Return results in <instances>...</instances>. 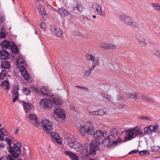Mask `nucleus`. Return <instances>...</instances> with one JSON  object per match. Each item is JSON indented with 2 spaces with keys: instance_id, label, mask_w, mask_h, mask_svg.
I'll return each mask as SVG.
<instances>
[{
  "instance_id": "nucleus-10",
  "label": "nucleus",
  "mask_w": 160,
  "mask_h": 160,
  "mask_svg": "<svg viewBox=\"0 0 160 160\" xmlns=\"http://www.w3.org/2000/svg\"><path fill=\"white\" fill-rule=\"evenodd\" d=\"M159 126L158 125H150L144 128V132L146 133H151L156 132L159 129Z\"/></svg>"
},
{
  "instance_id": "nucleus-27",
  "label": "nucleus",
  "mask_w": 160,
  "mask_h": 160,
  "mask_svg": "<svg viewBox=\"0 0 160 160\" xmlns=\"http://www.w3.org/2000/svg\"><path fill=\"white\" fill-rule=\"evenodd\" d=\"M94 69V68L91 67L90 68L86 70L84 73V76L85 77H89L91 74V71H93Z\"/></svg>"
},
{
  "instance_id": "nucleus-39",
  "label": "nucleus",
  "mask_w": 160,
  "mask_h": 160,
  "mask_svg": "<svg viewBox=\"0 0 160 160\" xmlns=\"http://www.w3.org/2000/svg\"><path fill=\"white\" fill-rule=\"evenodd\" d=\"M134 132L135 136L141 134L142 133V131L138 129H132Z\"/></svg>"
},
{
  "instance_id": "nucleus-50",
  "label": "nucleus",
  "mask_w": 160,
  "mask_h": 160,
  "mask_svg": "<svg viewBox=\"0 0 160 160\" xmlns=\"http://www.w3.org/2000/svg\"><path fill=\"white\" fill-rule=\"evenodd\" d=\"M77 88H79L81 89H83L85 91H87L88 90V88L86 87H83L82 86H76Z\"/></svg>"
},
{
  "instance_id": "nucleus-45",
  "label": "nucleus",
  "mask_w": 160,
  "mask_h": 160,
  "mask_svg": "<svg viewBox=\"0 0 160 160\" xmlns=\"http://www.w3.org/2000/svg\"><path fill=\"white\" fill-rule=\"evenodd\" d=\"M153 54L157 57L160 58V52L159 50H154L153 52Z\"/></svg>"
},
{
  "instance_id": "nucleus-42",
  "label": "nucleus",
  "mask_w": 160,
  "mask_h": 160,
  "mask_svg": "<svg viewBox=\"0 0 160 160\" xmlns=\"http://www.w3.org/2000/svg\"><path fill=\"white\" fill-rule=\"evenodd\" d=\"M76 8L77 10L80 12L82 11L83 8L82 5L80 4H77Z\"/></svg>"
},
{
  "instance_id": "nucleus-29",
  "label": "nucleus",
  "mask_w": 160,
  "mask_h": 160,
  "mask_svg": "<svg viewBox=\"0 0 160 160\" xmlns=\"http://www.w3.org/2000/svg\"><path fill=\"white\" fill-rule=\"evenodd\" d=\"M38 8L42 16L44 17L46 15V13L44 11V8L40 5H39L38 6Z\"/></svg>"
},
{
  "instance_id": "nucleus-12",
  "label": "nucleus",
  "mask_w": 160,
  "mask_h": 160,
  "mask_svg": "<svg viewBox=\"0 0 160 160\" xmlns=\"http://www.w3.org/2000/svg\"><path fill=\"white\" fill-rule=\"evenodd\" d=\"M91 8L94 10L96 11L99 15L102 16L105 15L104 11L102 9L100 6L96 4H93L92 5Z\"/></svg>"
},
{
  "instance_id": "nucleus-5",
  "label": "nucleus",
  "mask_w": 160,
  "mask_h": 160,
  "mask_svg": "<svg viewBox=\"0 0 160 160\" xmlns=\"http://www.w3.org/2000/svg\"><path fill=\"white\" fill-rule=\"evenodd\" d=\"M119 18L120 20L126 25L133 28H137L138 26L133 18L128 16L121 14L119 16Z\"/></svg>"
},
{
  "instance_id": "nucleus-62",
  "label": "nucleus",
  "mask_w": 160,
  "mask_h": 160,
  "mask_svg": "<svg viewBox=\"0 0 160 160\" xmlns=\"http://www.w3.org/2000/svg\"><path fill=\"white\" fill-rule=\"evenodd\" d=\"M70 107L72 110H74V108L73 107V106L71 105H70Z\"/></svg>"
},
{
  "instance_id": "nucleus-40",
  "label": "nucleus",
  "mask_w": 160,
  "mask_h": 160,
  "mask_svg": "<svg viewBox=\"0 0 160 160\" xmlns=\"http://www.w3.org/2000/svg\"><path fill=\"white\" fill-rule=\"evenodd\" d=\"M23 93L26 95L29 94L31 93V91L30 89L26 88H24L23 89Z\"/></svg>"
},
{
  "instance_id": "nucleus-43",
  "label": "nucleus",
  "mask_w": 160,
  "mask_h": 160,
  "mask_svg": "<svg viewBox=\"0 0 160 160\" xmlns=\"http://www.w3.org/2000/svg\"><path fill=\"white\" fill-rule=\"evenodd\" d=\"M0 132L1 134L4 137L6 136L8 134L7 132L6 131L5 129L3 128H1L0 129Z\"/></svg>"
},
{
  "instance_id": "nucleus-53",
  "label": "nucleus",
  "mask_w": 160,
  "mask_h": 160,
  "mask_svg": "<svg viewBox=\"0 0 160 160\" xmlns=\"http://www.w3.org/2000/svg\"><path fill=\"white\" fill-rule=\"evenodd\" d=\"M160 148V147L157 146H154L152 147L154 151H156L158 152Z\"/></svg>"
},
{
  "instance_id": "nucleus-20",
  "label": "nucleus",
  "mask_w": 160,
  "mask_h": 160,
  "mask_svg": "<svg viewBox=\"0 0 160 160\" xmlns=\"http://www.w3.org/2000/svg\"><path fill=\"white\" fill-rule=\"evenodd\" d=\"M64 153L68 156L72 160H78V158L73 153L69 151H65Z\"/></svg>"
},
{
  "instance_id": "nucleus-58",
  "label": "nucleus",
  "mask_w": 160,
  "mask_h": 160,
  "mask_svg": "<svg viewBox=\"0 0 160 160\" xmlns=\"http://www.w3.org/2000/svg\"><path fill=\"white\" fill-rule=\"evenodd\" d=\"M119 107L121 108H126V105L123 104H121L119 105Z\"/></svg>"
},
{
  "instance_id": "nucleus-16",
  "label": "nucleus",
  "mask_w": 160,
  "mask_h": 160,
  "mask_svg": "<svg viewBox=\"0 0 160 160\" xmlns=\"http://www.w3.org/2000/svg\"><path fill=\"white\" fill-rule=\"evenodd\" d=\"M139 94L138 92H134L132 93H127L126 95V97L129 99H137L139 98Z\"/></svg>"
},
{
  "instance_id": "nucleus-56",
  "label": "nucleus",
  "mask_w": 160,
  "mask_h": 160,
  "mask_svg": "<svg viewBox=\"0 0 160 160\" xmlns=\"http://www.w3.org/2000/svg\"><path fill=\"white\" fill-rule=\"evenodd\" d=\"M19 95H15V97L13 99V102H15L18 99Z\"/></svg>"
},
{
  "instance_id": "nucleus-55",
  "label": "nucleus",
  "mask_w": 160,
  "mask_h": 160,
  "mask_svg": "<svg viewBox=\"0 0 160 160\" xmlns=\"http://www.w3.org/2000/svg\"><path fill=\"white\" fill-rule=\"evenodd\" d=\"M12 155H9L6 157V160H14V159L12 158Z\"/></svg>"
},
{
  "instance_id": "nucleus-4",
  "label": "nucleus",
  "mask_w": 160,
  "mask_h": 160,
  "mask_svg": "<svg viewBox=\"0 0 160 160\" xmlns=\"http://www.w3.org/2000/svg\"><path fill=\"white\" fill-rule=\"evenodd\" d=\"M25 62L24 57L22 56H19L17 61V66L19 68L22 75L24 78L25 79L28 81L29 76L26 69L23 66V64L25 63Z\"/></svg>"
},
{
  "instance_id": "nucleus-1",
  "label": "nucleus",
  "mask_w": 160,
  "mask_h": 160,
  "mask_svg": "<svg viewBox=\"0 0 160 160\" xmlns=\"http://www.w3.org/2000/svg\"><path fill=\"white\" fill-rule=\"evenodd\" d=\"M94 138L95 141H93L90 143L89 153L90 154L95 155V152L99 149V142L98 141L106 137L107 135V132L105 131H101L100 130L96 131L93 133Z\"/></svg>"
},
{
  "instance_id": "nucleus-31",
  "label": "nucleus",
  "mask_w": 160,
  "mask_h": 160,
  "mask_svg": "<svg viewBox=\"0 0 160 160\" xmlns=\"http://www.w3.org/2000/svg\"><path fill=\"white\" fill-rule=\"evenodd\" d=\"M108 43L101 42L99 44V47L105 50H107Z\"/></svg>"
},
{
  "instance_id": "nucleus-9",
  "label": "nucleus",
  "mask_w": 160,
  "mask_h": 160,
  "mask_svg": "<svg viewBox=\"0 0 160 160\" xmlns=\"http://www.w3.org/2000/svg\"><path fill=\"white\" fill-rule=\"evenodd\" d=\"M33 90L35 91L38 93H40L43 95L52 97L54 96L52 94H51V91L47 87H43L41 88L39 90L36 89L35 87H33Z\"/></svg>"
},
{
  "instance_id": "nucleus-17",
  "label": "nucleus",
  "mask_w": 160,
  "mask_h": 160,
  "mask_svg": "<svg viewBox=\"0 0 160 160\" xmlns=\"http://www.w3.org/2000/svg\"><path fill=\"white\" fill-rule=\"evenodd\" d=\"M53 29V32H54L56 35L60 37H62L63 36L62 31L58 27L56 26H54L52 27Z\"/></svg>"
},
{
  "instance_id": "nucleus-48",
  "label": "nucleus",
  "mask_w": 160,
  "mask_h": 160,
  "mask_svg": "<svg viewBox=\"0 0 160 160\" xmlns=\"http://www.w3.org/2000/svg\"><path fill=\"white\" fill-rule=\"evenodd\" d=\"M6 37V33L2 31L0 32V38H4Z\"/></svg>"
},
{
  "instance_id": "nucleus-2",
  "label": "nucleus",
  "mask_w": 160,
  "mask_h": 160,
  "mask_svg": "<svg viewBox=\"0 0 160 160\" xmlns=\"http://www.w3.org/2000/svg\"><path fill=\"white\" fill-rule=\"evenodd\" d=\"M53 96L52 98V100L48 98L41 99L39 102L41 106L45 109L50 110L52 108L53 103L55 105H59L62 102L61 99L57 95Z\"/></svg>"
},
{
  "instance_id": "nucleus-52",
  "label": "nucleus",
  "mask_w": 160,
  "mask_h": 160,
  "mask_svg": "<svg viewBox=\"0 0 160 160\" xmlns=\"http://www.w3.org/2000/svg\"><path fill=\"white\" fill-rule=\"evenodd\" d=\"M40 26L43 29L45 30L46 28V25L44 23L41 22L40 24Z\"/></svg>"
},
{
  "instance_id": "nucleus-18",
  "label": "nucleus",
  "mask_w": 160,
  "mask_h": 160,
  "mask_svg": "<svg viewBox=\"0 0 160 160\" xmlns=\"http://www.w3.org/2000/svg\"><path fill=\"white\" fill-rule=\"evenodd\" d=\"M0 57L1 59L5 60L8 58V53L6 50H0Z\"/></svg>"
},
{
  "instance_id": "nucleus-23",
  "label": "nucleus",
  "mask_w": 160,
  "mask_h": 160,
  "mask_svg": "<svg viewBox=\"0 0 160 160\" xmlns=\"http://www.w3.org/2000/svg\"><path fill=\"white\" fill-rule=\"evenodd\" d=\"M1 45L2 47L4 48H8L10 46V43L8 41L4 40L2 42Z\"/></svg>"
},
{
  "instance_id": "nucleus-8",
  "label": "nucleus",
  "mask_w": 160,
  "mask_h": 160,
  "mask_svg": "<svg viewBox=\"0 0 160 160\" xmlns=\"http://www.w3.org/2000/svg\"><path fill=\"white\" fill-rule=\"evenodd\" d=\"M42 126L44 131L48 134H50L53 129L52 123L48 119H45L42 122Z\"/></svg>"
},
{
  "instance_id": "nucleus-24",
  "label": "nucleus",
  "mask_w": 160,
  "mask_h": 160,
  "mask_svg": "<svg viewBox=\"0 0 160 160\" xmlns=\"http://www.w3.org/2000/svg\"><path fill=\"white\" fill-rule=\"evenodd\" d=\"M1 66L2 68L5 69H9L10 67V63L7 61H5L2 62Z\"/></svg>"
},
{
  "instance_id": "nucleus-38",
  "label": "nucleus",
  "mask_w": 160,
  "mask_h": 160,
  "mask_svg": "<svg viewBox=\"0 0 160 160\" xmlns=\"http://www.w3.org/2000/svg\"><path fill=\"white\" fill-rule=\"evenodd\" d=\"M138 119L140 120H145L147 121H149L151 120L150 118L149 117L144 116H140L138 117Z\"/></svg>"
},
{
  "instance_id": "nucleus-46",
  "label": "nucleus",
  "mask_w": 160,
  "mask_h": 160,
  "mask_svg": "<svg viewBox=\"0 0 160 160\" xmlns=\"http://www.w3.org/2000/svg\"><path fill=\"white\" fill-rule=\"evenodd\" d=\"M149 152H148L147 150H143L139 152V154L142 155H143L144 154H148V155L149 154Z\"/></svg>"
},
{
  "instance_id": "nucleus-35",
  "label": "nucleus",
  "mask_w": 160,
  "mask_h": 160,
  "mask_svg": "<svg viewBox=\"0 0 160 160\" xmlns=\"http://www.w3.org/2000/svg\"><path fill=\"white\" fill-rule=\"evenodd\" d=\"M116 46L113 44H109L108 43L107 50H114L116 49Z\"/></svg>"
},
{
  "instance_id": "nucleus-37",
  "label": "nucleus",
  "mask_w": 160,
  "mask_h": 160,
  "mask_svg": "<svg viewBox=\"0 0 160 160\" xmlns=\"http://www.w3.org/2000/svg\"><path fill=\"white\" fill-rule=\"evenodd\" d=\"M141 98L142 99L149 102H152V100L151 98H149L144 95H142L141 96Z\"/></svg>"
},
{
  "instance_id": "nucleus-61",
  "label": "nucleus",
  "mask_w": 160,
  "mask_h": 160,
  "mask_svg": "<svg viewBox=\"0 0 160 160\" xmlns=\"http://www.w3.org/2000/svg\"><path fill=\"white\" fill-rule=\"evenodd\" d=\"M0 147L2 148H4L5 147V146L4 145V143H1L0 145Z\"/></svg>"
},
{
  "instance_id": "nucleus-36",
  "label": "nucleus",
  "mask_w": 160,
  "mask_h": 160,
  "mask_svg": "<svg viewBox=\"0 0 160 160\" xmlns=\"http://www.w3.org/2000/svg\"><path fill=\"white\" fill-rule=\"evenodd\" d=\"M95 57V56L92 54H86V58L87 60L90 61H91Z\"/></svg>"
},
{
  "instance_id": "nucleus-57",
  "label": "nucleus",
  "mask_w": 160,
  "mask_h": 160,
  "mask_svg": "<svg viewBox=\"0 0 160 160\" xmlns=\"http://www.w3.org/2000/svg\"><path fill=\"white\" fill-rule=\"evenodd\" d=\"M123 98L122 96L119 95H118L116 96V99L117 100H120L122 99Z\"/></svg>"
},
{
  "instance_id": "nucleus-11",
  "label": "nucleus",
  "mask_w": 160,
  "mask_h": 160,
  "mask_svg": "<svg viewBox=\"0 0 160 160\" xmlns=\"http://www.w3.org/2000/svg\"><path fill=\"white\" fill-rule=\"evenodd\" d=\"M54 115L61 119L65 118L66 117L64 111L61 108H57L54 110Z\"/></svg>"
},
{
  "instance_id": "nucleus-54",
  "label": "nucleus",
  "mask_w": 160,
  "mask_h": 160,
  "mask_svg": "<svg viewBox=\"0 0 160 160\" xmlns=\"http://www.w3.org/2000/svg\"><path fill=\"white\" fill-rule=\"evenodd\" d=\"M138 149H135V150H132V151L130 152H129L128 153V154L130 155V154H132L133 153H136L137 152H138Z\"/></svg>"
},
{
  "instance_id": "nucleus-59",
  "label": "nucleus",
  "mask_w": 160,
  "mask_h": 160,
  "mask_svg": "<svg viewBox=\"0 0 160 160\" xmlns=\"http://www.w3.org/2000/svg\"><path fill=\"white\" fill-rule=\"evenodd\" d=\"M4 137L3 136L2 134H1V133H0V140L1 141H4L3 139L4 138Z\"/></svg>"
},
{
  "instance_id": "nucleus-25",
  "label": "nucleus",
  "mask_w": 160,
  "mask_h": 160,
  "mask_svg": "<svg viewBox=\"0 0 160 160\" xmlns=\"http://www.w3.org/2000/svg\"><path fill=\"white\" fill-rule=\"evenodd\" d=\"M100 95L102 97L105 98L109 102L112 101V98L110 95H108L103 92H101L100 93Z\"/></svg>"
},
{
  "instance_id": "nucleus-13",
  "label": "nucleus",
  "mask_w": 160,
  "mask_h": 160,
  "mask_svg": "<svg viewBox=\"0 0 160 160\" xmlns=\"http://www.w3.org/2000/svg\"><path fill=\"white\" fill-rule=\"evenodd\" d=\"M126 135L127 136L125 137V141L132 139L135 136L133 130L127 131Z\"/></svg>"
},
{
  "instance_id": "nucleus-34",
  "label": "nucleus",
  "mask_w": 160,
  "mask_h": 160,
  "mask_svg": "<svg viewBox=\"0 0 160 160\" xmlns=\"http://www.w3.org/2000/svg\"><path fill=\"white\" fill-rule=\"evenodd\" d=\"M7 73V71L6 70H2L0 73V79H3Z\"/></svg>"
},
{
  "instance_id": "nucleus-15",
  "label": "nucleus",
  "mask_w": 160,
  "mask_h": 160,
  "mask_svg": "<svg viewBox=\"0 0 160 160\" xmlns=\"http://www.w3.org/2000/svg\"><path fill=\"white\" fill-rule=\"evenodd\" d=\"M28 118L29 119L30 121L33 123L35 126L38 127V119L35 115L31 114L29 115Z\"/></svg>"
},
{
  "instance_id": "nucleus-3",
  "label": "nucleus",
  "mask_w": 160,
  "mask_h": 160,
  "mask_svg": "<svg viewBox=\"0 0 160 160\" xmlns=\"http://www.w3.org/2000/svg\"><path fill=\"white\" fill-rule=\"evenodd\" d=\"M78 129L82 136H84L86 134L92 135L93 134L94 131V125L92 123L90 122H88L83 124L79 125Z\"/></svg>"
},
{
  "instance_id": "nucleus-6",
  "label": "nucleus",
  "mask_w": 160,
  "mask_h": 160,
  "mask_svg": "<svg viewBox=\"0 0 160 160\" xmlns=\"http://www.w3.org/2000/svg\"><path fill=\"white\" fill-rule=\"evenodd\" d=\"M21 144L17 142L14 144L12 148L11 146L9 147V152L12 154V156L14 158H17L21 153Z\"/></svg>"
},
{
  "instance_id": "nucleus-33",
  "label": "nucleus",
  "mask_w": 160,
  "mask_h": 160,
  "mask_svg": "<svg viewBox=\"0 0 160 160\" xmlns=\"http://www.w3.org/2000/svg\"><path fill=\"white\" fill-rule=\"evenodd\" d=\"M11 50L12 52L15 54H17L18 53V49L16 45H12L11 47Z\"/></svg>"
},
{
  "instance_id": "nucleus-7",
  "label": "nucleus",
  "mask_w": 160,
  "mask_h": 160,
  "mask_svg": "<svg viewBox=\"0 0 160 160\" xmlns=\"http://www.w3.org/2000/svg\"><path fill=\"white\" fill-rule=\"evenodd\" d=\"M75 138L73 135H70L69 137L67 138L66 142L69 147L75 150L78 149L81 146V144L77 141H75Z\"/></svg>"
},
{
  "instance_id": "nucleus-47",
  "label": "nucleus",
  "mask_w": 160,
  "mask_h": 160,
  "mask_svg": "<svg viewBox=\"0 0 160 160\" xmlns=\"http://www.w3.org/2000/svg\"><path fill=\"white\" fill-rule=\"evenodd\" d=\"M18 88H13V93L15 95H18Z\"/></svg>"
},
{
  "instance_id": "nucleus-41",
  "label": "nucleus",
  "mask_w": 160,
  "mask_h": 160,
  "mask_svg": "<svg viewBox=\"0 0 160 160\" xmlns=\"http://www.w3.org/2000/svg\"><path fill=\"white\" fill-rule=\"evenodd\" d=\"M8 83L7 81H5L2 82L1 84V86L2 87H4L5 86H6V89H8L9 88V87L8 86Z\"/></svg>"
},
{
  "instance_id": "nucleus-32",
  "label": "nucleus",
  "mask_w": 160,
  "mask_h": 160,
  "mask_svg": "<svg viewBox=\"0 0 160 160\" xmlns=\"http://www.w3.org/2000/svg\"><path fill=\"white\" fill-rule=\"evenodd\" d=\"M151 5L154 10L160 12V6L158 5V4L152 3Z\"/></svg>"
},
{
  "instance_id": "nucleus-19",
  "label": "nucleus",
  "mask_w": 160,
  "mask_h": 160,
  "mask_svg": "<svg viewBox=\"0 0 160 160\" xmlns=\"http://www.w3.org/2000/svg\"><path fill=\"white\" fill-rule=\"evenodd\" d=\"M115 138L109 135L107 138H105L102 141V144H105L106 145H107V144L108 143H111L112 140H113Z\"/></svg>"
},
{
  "instance_id": "nucleus-21",
  "label": "nucleus",
  "mask_w": 160,
  "mask_h": 160,
  "mask_svg": "<svg viewBox=\"0 0 160 160\" xmlns=\"http://www.w3.org/2000/svg\"><path fill=\"white\" fill-rule=\"evenodd\" d=\"M58 13L62 16H65L69 15V13L63 8H60L58 11Z\"/></svg>"
},
{
  "instance_id": "nucleus-22",
  "label": "nucleus",
  "mask_w": 160,
  "mask_h": 160,
  "mask_svg": "<svg viewBox=\"0 0 160 160\" xmlns=\"http://www.w3.org/2000/svg\"><path fill=\"white\" fill-rule=\"evenodd\" d=\"M22 103L23 104V108L27 112V110H31L32 108V106L29 103L25 102H22Z\"/></svg>"
},
{
  "instance_id": "nucleus-26",
  "label": "nucleus",
  "mask_w": 160,
  "mask_h": 160,
  "mask_svg": "<svg viewBox=\"0 0 160 160\" xmlns=\"http://www.w3.org/2000/svg\"><path fill=\"white\" fill-rule=\"evenodd\" d=\"M107 111L106 109L105 108L97 109L98 116L106 115L107 114Z\"/></svg>"
},
{
  "instance_id": "nucleus-49",
  "label": "nucleus",
  "mask_w": 160,
  "mask_h": 160,
  "mask_svg": "<svg viewBox=\"0 0 160 160\" xmlns=\"http://www.w3.org/2000/svg\"><path fill=\"white\" fill-rule=\"evenodd\" d=\"M5 141L9 145L10 147L11 146V141L8 139V138H5Z\"/></svg>"
},
{
  "instance_id": "nucleus-14",
  "label": "nucleus",
  "mask_w": 160,
  "mask_h": 160,
  "mask_svg": "<svg viewBox=\"0 0 160 160\" xmlns=\"http://www.w3.org/2000/svg\"><path fill=\"white\" fill-rule=\"evenodd\" d=\"M50 134H51V137L53 140H55L59 144L61 143V139L58 133L55 132H51Z\"/></svg>"
},
{
  "instance_id": "nucleus-28",
  "label": "nucleus",
  "mask_w": 160,
  "mask_h": 160,
  "mask_svg": "<svg viewBox=\"0 0 160 160\" xmlns=\"http://www.w3.org/2000/svg\"><path fill=\"white\" fill-rule=\"evenodd\" d=\"M91 61L92 62V66L91 67L93 68H94L97 66L99 63L98 58H96L95 57L93 58Z\"/></svg>"
},
{
  "instance_id": "nucleus-60",
  "label": "nucleus",
  "mask_w": 160,
  "mask_h": 160,
  "mask_svg": "<svg viewBox=\"0 0 160 160\" xmlns=\"http://www.w3.org/2000/svg\"><path fill=\"white\" fill-rule=\"evenodd\" d=\"M140 44L142 45V46H145L146 45V43L143 41H141L140 42Z\"/></svg>"
},
{
  "instance_id": "nucleus-63",
  "label": "nucleus",
  "mask_w": 160,
  "mask_h": 160,
  "mask_svg": "<svg viewBox=\"0 0 160 160\" xmlns=\"http://www.w3.org/2000/svg\"><path fill=\"white\" fill-rule=\"evenodd\" d=\"M18 130H19L18 129H17L15 132V134H17L18 132Z\"/></svg>"
},
{
  "instance_id": "nucleus-51",
  "label": "nucleus",
  "mask_w": 160,
  "mask_h": 160,
  "mask_svg": "<svg viewBox=\"0 0 160 160\" xmlns=\"http://www.w3.org/2000/svg\"><path fill=\"white\" fill-rule=\"evenodd\" d=\"M121 141V140L120 138H118L116 141L113 142H112V145H116L117 144V142H119Z\"/></svg>"
},
{
  "instance_id": "nucleus-44",
  "label": "nucleus",
  "mask_w": 160,
  "mask_h": 160,
  "mask_svg": "<svg viewBox=\"0 0 160 160\" xmlns=\"http://www.w3.org/2000/svg\"><path fill=\"white\" fill-rule=\"evenodd\" d=\"M89 114L92 116H98L97 109L96 111H91L89 112Z\"/></svg>"
},
{
  "instance_id": "nucleus-64",
  "label": "nucleus",
  "mask_w": 160,
  "mask_h": 160,
  "mask_svg": "<svg viewBox=\"0 0 160 160\" xmlns=\"http://www.w3.org/2000/svg\"><path fill=\"white\" fill-rule=\"evenodd\" d=\"M2 22H4V21L5 20V19L4 18V17L3 18H2Z\"/></svg>"
},
{
  "instance_id": "nucleus-30",
  "label": "nucleus",
  "mask_w": 160,
  "mask_h": 160,
  "mask_svg": "<svg viewBox=\"0 0 160 160\" xmlns=\"http://www.w3.org/2000/svg\"><path fill=\"white\" fill-rule=\"evenodd\" d=\"M118 134V131L115 128H113L110 129V134L114 138H116Z\"/></svg>"
}]
</instances>
